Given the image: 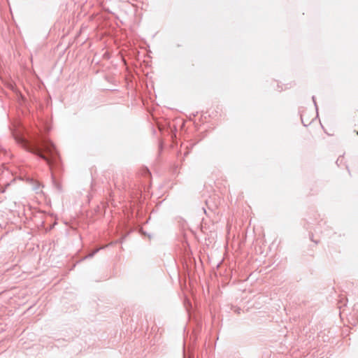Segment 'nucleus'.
<instances>
[{
  "mask_svg": "<svg viewBox=\"0 0 358 358\" xmlns=\"http://www.w3.org/2000/svg\"><path fill=\"white\" fill-rule=\"evenodd\" d=\"M33 152L46 160L48 163H50L49 157L46 155L53 157L55 152V149L52 144L44 143L41 148H36Z\"/></svg>",
  "mask_w": 358,
  "mask_h": 358,
  "instance_id": "1",
  "label": "nucleus"
},
{
  "mask_svg": "<svg viewBox=\"0 0 358 358\" xmlns=\"http://www.w3.org/2000/svg\"><path fill=\"white\" fill-rule=\"evenodd\" d=\"M343 157H342V158H341V159H338V162H342V161H343Z\"/></svg>",
  "mask_w": 358,
  "mask_h": 358,
  "instance_id": "2",
  "label": "nucleus"
},
{
  "mask_svg": "<svg viewBox=\"0 0 358 358\" xmlns=\"http://www.w3.org/2000/svg\"><path fill=\"white\" fill-rule=\"evenodd\" d=\"M357 135H358V131H357Z\"/></svg>",
  "mask_w": 358,
  "mask_h": 358,
  "instance_id": "3",
  "label": "nucleus"
}]
</instances>
